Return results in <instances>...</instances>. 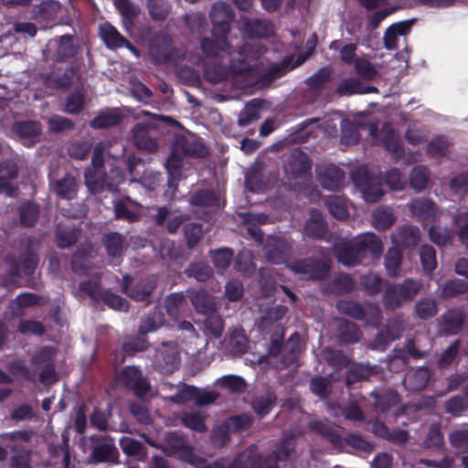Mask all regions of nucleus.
<instances>
[{
	"label": "nucleus",
	"mask_w": 468,
	"mask_h": 468,
	"mask_svg": "<svg viewBox=\"0 0 468 468\" xmlns=\"http://www.w3.org/2000/svg\"><path fill=\"white\" fill-rule=\"evenodd\" d=\"M382 252L381 239L374 233H365L355 241L336 249L335 258L339 263L352 267L361 264L368 254L379 258Z\"/></svg>",
	"instance_id": "nucleus-1"
},
{
	"label": "nucleus",
	"mask_w": 468,
	"mask_h": 468,
	"mask_svg": "<svg viewBox=\"0 0 468 468\" xmlns=\"http://www.w3.org/2000/svg\"><path fill=\"white\" fill-rule=\"evenodd\" d=\"M423 288L420 279L406 278L401 282H386L382 303L387 311L400 309L404 304L411 303Z\"/></svg>",
	"instance_id": "nucleus-2"
},
{
	"label": "nucleus",
	"mask_w": 468,
	"mask_h": 468,
	"mask_svg": "<svg viewBox=\"0 0 468 468\" xmlns=\"http://www.w3.org/2000/svg\"><path fill=\"white\" fill-rule=\"evenodd\" d=\"M78 290L80 292L89 296L93 302H102L113 310L121 312H127L129 310V302L110 290L102 289L99 277L80 282Z\"/></svg>",
	"instance_id": "nucleus-3"
},
{
	"label": "nucleus",
	"mask_w": 468,
	"mask_h": 468,
	"mask_svg": "<svg viewBox=\"0 0 468 468\" xmlns=\"http://www.w3.org/2000/svg\"><path fill=\"white\" fill-rule=\"evenodd\" d=\"M157 281L154 276L140 278L136 282L129 274H124L121 282V291L135 302L149 305L153 303V292L156 289Z\"/></svg>",
	"instance_id": "nucleus-4"
},
{
	"label": "nucleus",
	"mask_w": 468,
	"mask_h": 468,
	"mask_svg": "<svg viewBox=\"0 0 468 468\" xmlns=\"http://www.w3.org/2000/svg\"><path fill=\"white\" fill-rule=\"evenodd\" d=\"M287 267L295 274H300L308 281L324 280L331 269L330 263L320 258H304L287 263Z\"/></svg>",
	"instance_id": "nucleus-5"
},
{
	"label": "nucleus",
	"mask_w": 468,
	"mask_h": 468,
	"mask_svg": "<svg viewBox=\"0 0 468 468\" xmlns=\"http://www.w3.org/2000/svg\"><path fill=\"white\" fill-rule=\"evenodd\" d=\"M148 52L155 66L175 63L179 58V50L174 47L173 39L167 34L154 37L149 43Z\"/></svg>",
	"instance_id": "nucleus-6"
},
{
	"label": "nucleus",
	"mask_w": 468,
	"mask_h": 468,
	"mask_svg": "<svg viewBox=\"0 0 468 468\" xmlns=\"http://www.w3.org/2000/svg\"><path fill=\"white\" fill-rule=\"evenodd\" d=\"M353 180L360 187L366 202L376 203L384 196L380 180L371 176L367 168L359 167L354 172Z\"/></svg>",
	"instance_id": "nucleus-7"
},
{
	"label": "nucleus",
	"mask_w": 468,
	"mask_h": 468,
	"mask_svg": "<svg viewBox=\"0 0 468 468\" xmlns=\"http://www.w3.org/2000/svg\"><path fill=\"white\" fill-rule=\"evenodd\" d=\"M118 379L138 398L145 396L151 388L148 379L143 376L141 368L136 366L124 367L118 374Z\"/></svg>",
	"instance_id": "nucleus-8"
},
{
	"label": "nucleus",
	"mask_w": 468,
	"mask_h": 468,
	"mask_svg": "<svg viewBox=\"0 0 468 468\" xmlns=\"http://www.w3.org/2000/svg\"><path fill=\"white\" fill-rule=\"evenodd\" d=\"M161 451L168 456L188 459L193 455L194 448L180 431H174L165 434Z\"/></svg>",
	"instance_id": "nucleus-9"
},
{
	"label": "nucleus",
	"mask_w": 468,
	"mask_h": 468,
	"mask_svg": "<svg viewBox=\"0 0 468 468\" xmlns=\"http://www.w3.org/2000/svg\"><path fill=\"white\" fill-rule=\"evenodd\" d=\"M209 17L213 26L212 34L229 35L230 26L235 17L234 12L229 5L225 3L213 4Z\"/></svg>",
	"instance_id": "nucleus-10"
},
{
	"label": "nucleus",
	"mask_w": 468,
	"mask_h": 468,
	"mask_svg": "<svg viewBox=\"0 0 468 468\" xmlns=\"http://www.w3.org/2000/svg\"><path fill=\"white\" fill-rule=\"evenodd\" d=\"M291 244L282 238L271 237L263 247V254L268 261L274 264L288 263L292 255Z\"/></svg>",
	"instance_id": "nucleus-11"
},
{
	"label": "nucleus",
	"mask_w": 468,
	"mask_h": 468,
	"mask_svg": "<svg viewBox=\"0 0 468 468\" xmlns=\"http://www.w3.org/2000/svg\"><path fill=\"white\" fill-rule=\"evenodd\" d=\"M309 429L314 433L320 435L327 441L334 449H344V438L342 437V429L327 420H311L308 424Z\"/></svg>",
	"instance_id": "nucleus-12"
},
{
	"label": "nucleus",
	"mask_w": 468,
	"mask_h": 468,
	"mask_svg": "<svg viewBox=\"0 0 468 468\" xmlns=\"http://www.w3.org/2000/svg\"><path fill=\"white\" fill-rule=\"evenodd\" d=\"M77 72V67L70 64L63 71L57 69L47 72L42 76V79L45 85L48 88L67 90L73 85Z\"/></svg>",
	"instance_id": "nucleus-13"
},
{
	"label": "nucleus",
	"mask_w": 468,
	"mask_h": 468,
	"mask_svg": "<svg viewBox=\"0 0 468 468\" xmlns=\"http://www.w3.org/2000/svg\"><path fill=\"white\" fill-rule=\"evenodd\" d=\"M186 296L197 313L205 314L217 312L216 300L205 288L201 286L187 288Z\"/></svg>",
	"instance_id": "nucleus-14"
},
{
	"label": "nucleus",
	"mask_w": 468,
	"mask_h": 468,
	"mask_svg": "<svg viewBox=\"0 0 468 468\" xmlns=\"http://www.w3.org/2000/svg\"><path fill=\"white\" fill-rule=\"evenodd\" d=\"M174 152L179 153L183 157L204 158L209 151L199 138H187L179 136L173 143Z\"/></svg>",
	"instance_id": "nucleus-15"
},
{
	"label": "nucleus",
	"mask_w": 468,
	"mask_h": 468,
	"mask_svg": "<svg viewBox=\"0 0 468 468\" xmlns=\"http://www.w3.org/2000/svg\"><path fill=\"white\" fill-rule=\"evenodd\" d=\"M466 314L461 308L448 309L440 318V331L448 335H457L463 329Z\"/></svg>",
	"instance_id": "nucleus-16"
},
{
	"label": "nucleus",
	"mask_w": 468,
	"mask_h": 468,
	"mask_svg": "<svg viewBox=\"0 0 468 468\" xmlns=\"http://www.w3.org/2000/svg\"><path fill=\"white\" fill-rule=\"evenodd\" d=\"M391 239L393 244L399 249H412L420 241V231L416 226L405 224L397 228Z\"/></svg>",
	"instance_id": "nucleus-17"
},
{
	"label": "nucleus",
	"mask_w": 468,
	"mask_h": 468,
	"mask_svg": "<svg viewBox=\"0 0 468 468\" xmlns=\"http://www.w3.org/2000/svg\"><path fill=\"white\" fill-rule=\"evenodd\" d=\"M257 47L251 44H244L239 49V54L241 57L238 59H231L229 62V69L233 76L248 77L253 72L252 65L247 60V57L250 53L259 54Z\"/></svg>",
	"instance_id": "nucleus-18"
},
{
	"label": "nucleus",
	"mask_w": 468,
	"mask_h": 468,
	"mask_svg": "<svg viewBox=\"0 0 468 468\" xmlns=\"http://www.w3.org/2000/svg\"><path fill=\"white\" fill-rule=\"evenodd\" d=\"M56 42L57 50L53 55V59L56 62H66L77 56L79 45L76 43V37L73 35L60 36Z\"/></svg>",
	"instance_id": "nucleus-19"
},
{
	"label": "nucleus",
	"mask_w": 468,
	"mask_h": 468,
	"mask_svg": "<svg viewBox=\"0 0 468 468\" xmlns=\"http://www.w3.org/2000/svg\"><path fill=\"white\" fill-rule=\"evenodd\" d=\"M317 178L324 188L335 191L342 187L345 180V173L341 168L335 165H329L318 172Z\"/></svg>",
	"instance_id": "nucleus-20"
},
{
	"label": "nucleus",
	"mask_w": 468,
	"mask_h": 468,
	"mask_svg": "<svg viewBox=\"0 0 468 468\" xmlns=\"http://www.w3.org/2000/svg\"><path fill=\"white\" fill-rule=\"evenodd\" d=\"M287 166L289 173L298 177L311 170L312 163L307 154L300 149H295L288 157Z\"/></svg>",
	"instance_id": "nucleus-21"
},
{
	"label": "nucleus",
	"mask_w": 468,
	"mask_h": 468,
	"mask_svg": "<svg viewBox=\"0 0 468 468\" xmlns=\"http://www.w3.org/2000/svg\"><path fill=\"white\" fill-rule=\"evenodd\" d=\"M371 397L374 399V410L381 413L389 410L400 401L399 394L393 389L374 390Z\"/></svg>",
	"instance_id": "nucleus-22"
},
{
	"label": "nucleus",
	"mask_w": 468,
	"mask_h": 468,
	"mask_svg": "<svg viewBox=\"0 0 468 468\" xmlns=\"http://www.w3.org/2000/svg\"><path fill=\"white\" fill-rule=\"evenodd\" d=\"M212 38L203 37L200 41L201 50L207 58H217L229 48L228 36L220 34H212Z\"/></svg>",
	"instance_id": "nucleus-23"
},
{
	"label": "nucleus",
	"mask_w": 468,
	"mask_h": 468,
	"mask_svg": "<svg viewBox=\"0 0 468 468\" xmlns=\"http://www.w3.org/2000/svg\"><path fill=\"white\" fill-rule=\"evenodd\" d=\"M183 156L174 152L172 145L171 154L167 158L165 166L167 172V186L169 188L176 189L182 176Z\"/></svg>",
	"instance_id": "nucleus-24"
},
{
	"label": "nucleus",
	"mask_w": 468,
	"mask_h": 468,
	"mask_svg": "<svg viewBox=\"0 0 468 468\" xmlns=\"http://www.w3.org/2000/svg\"><path fill=\"white\" fill-rule=\"evenodd\" d=\"M412 214L423 223H430L436 218L437 206L428 198H416L410 204Z\"/></svg>",
	"instance_id": "nucleus-25"
},
{
	"label": "nucleus",
	"mask_w": 468,
	"mask_h": 468,
	"mask_svg": "<svg viewBox=\"0 0 468 468\" xmlns=\"http://www.w3.org/2000/svg\"><path fill=\"white\" fill-rule=\"evenodd\" d=\"M19 224L24 228L35 227L40 216V207L30 200L22 202L17 207Z\"/></svg>",
	"instance_id": "nucleus-26"
},
{
	"label": "nucleus",
	"mask_w": 468,
	"mask_h": 468,
	"mask_svg": "<svg viewBox=\"0 0 468 468\" xmlns=\"http://www.w3.org/2000/svg\"><path fill=\"white\" fill-rule=\"evenodd\" d=\"M303 230L310 239H324L328 233V225L320 213H312L303 225Z\"/></svg>",
	"instance_id": "nucleus-27"
},
{
	"label": "nucleus",
	"mask_w": 468,
	"mask_h": 468,
	"mask_svg": "<svg viewBox=\"0 0 468 468\" xmlns=\"http://www.w3.org/2000/svg\"><path fill=\"white\" fill-rule=\"evenodd\" d=\"M165 314L160 307H154L141 319L138 333L146 336L147 334L156 331L165 324Z\"/></svg>",
	"instance_id": "nucleus-28"
},
{
	"label": "nucleus",
	"mask_w": 468,
	"mask_h": 468,
	"mask_svg": "<svg viewBox=\"0 0 468 468\" xmlns=\"http://www.w3.org/2000/svg\"><path fill=\"white\" fill-rule=\"evenodd\" d=\"M117 457L118 450L112 441L96 444L89 456L90 462L92 463L114 462Z\"/></svg>",
	"instance_id": "nucleus-29"
},
{
	"label": "nucleus",
	"mask_w": 468,
	"mask_h": 468,
	"mask_svg": "<svg viewBox=\"0 0 468 468\" xmlns=\"http://www.w3.org/2000/svg\"><path fill=\"white\" fill-rule=\"evenodd\" d=\"M78 182L71 174H66L61 179L56 180L54 184V192L56 195L67 200H71L76 197L78 193Z\"/></svg>",
	"instance_id": "nucleus-30"
},
{
	"label": "nucleus",
	"mask_w": 468,
	"mask_h": 468,
	"mask_svg": "<svg viewBox=\"0 0 468 468\" xmlns=\"http://www.w3.org/2000/svg\"><path fill=\"white\" fill-rule=\"evenodd\" d=\"M99 36L109 49L122 48L124 37L110 22H104L99 26Z\"/></svg>",
	"instance_id": "nucleus-31"
},
{
	"label": "nucleus",
	"mask_w": 468,
	"mask_h": 468,
	"mask_svg": "<svg viewBox=\"0 0 468 468\" xmlns=\"http://www.w3.org/2000/svg\"><path fill=\"white\" fill-rule=\"evenodd\" d=\"M245 33L251 38H264L272 34L273 26L266 19H249L244 24Z\"/></svg>",
	"instance_id": "nucleus-32"
},
{
	"label": "nucleus",
	"mask_w": 468,
	"mask_h": 468,
	"mask_svg": "<svg viewBox=\"0 0 468 468\" xmlns=\"http://www.w3.org/2000/svg\"><path fill=\"white\" fill-rule=\"evenodd\" d=\"M381 143L384 148L391 154H403L404 149L400 138L395 130L387 123L381 128Z\"/></svg>",
	"instance_id": "nucleus-33"
},
{
	"label": "nucleus",
	"mask_w": 468,
	"mask_h": 468,
	"mask_svg": "<svg viewBox=\"0 0 468 468\" xmlns=\"http://www.w3.org/2000/svg\"><path fill=\"white\" fill-rule=\"evenodd\" d=\"M296 445V436L292 434L284 435L283 438L276 446V449L268 455V459H271V461L274 462L286 461L289 459L291 454L295 451Z\"/></svg>",
	"instance_id": "nucleus-34"
},
{
	"label": "nucleus",
	"mask_w": 468,
	"mask_h": 468,
	"mask_svg": "<svg viewBox=\"0 0 468 468\" xmlns=\"http://www.w3.org/2000/svg\"><path fill=\"white\" fill-rule=\"evenodd\" d=\"M12 131L22 139L34 140L41 134L42 127L37 121H18L13 123Z\"/></svg>",
	"instance_id": "nucleus-35"
},
{
	"label": "nucleus",
	"mask_w": 468,
	"mask_h": 468,
	"mask_svg": "<svg viewBox=\"0 0 468 468\" xmlns=\"http://www.w3.org/2000/svg\"><path fill=\"white\" fill-rule=\"evenodd\" d=\"M186 292H176L167 294L164 301V306L166 314L172 319H177L181 311L186 304Z\"/></svg>",
	"instance_id": "nucleus-36"
},
{
	"label": "nucleus",
	"mask_w": 468,
	"mask_h": 468,
	"mask_svg": "<svg viewBox=\"0 0 468 468\" xmlns=\"http://www.w3.org/2000/svg\"><path fill=\"white\" fill-rule=\"evenodd\" d=\"M337 331L338 339L344 344L357 343L362 336V332L359 326L354 322L348 320H341L338 324Z\"/></svg>",
	"instance_id": "nucleus-37"
},
{
	"label": "nucleus",
	"mask_w": 468,
	"mask_h": 468,
	"mask_svg": "<svg viewBox=\"0 0 468 468\" xmlns=\"http://www.w3.org/2000/svg\"><path fill=\"white\" fill-rule=\"evenodd\" d=\"M396 222V217L391 207H383L375 209L372 213V224L379 231L390 229Z\"/></svg>",
	"instance_id": "nucleus-38"
},
{
	"label": "nucleus",
	"mask_w": 468,
	"mask_h": 468,
	"mask_svg": "<svg viewBox=\"0 0 468 468\" xmlns=\"http://www.w3.org/2000/svg\"><path fill=\"white\" fill-rule=\"evenodd\" d=\"M122 121V116L113 111H101L90 122V126L93 129H106L119 125Z\"/></svg>",
	"instance_id": "nucleus-39"
},
{
	"label": "nucleus",
	"mask_w": 468,
	"mask_h": 468,
	"mask_svg": "<svg viewBox=\"0 0 468 468\" xmlns=\"http://www.w3.org/2000/svg\"><path fill=\"white\" fill-rule=\"evenodd\" d=\"M355 285L356 282L349 274L340 273L327 284V290L332 294L340 296L351 292Z\"/></svg>",
	"instance_id": "nucleus-40"
},
{
	"label": "nucleus",
	"mask_w": 468,
	"mask_h": 468,
	"mask_svg": "<svg viewBox=\"0 0 468 468\" xmlns=\"http://www.w3.org/2000/svg\"><path fill=\"white\" fill-rule=\"evenodd\" d=\"M377 373L375 367L364 364H354L346 372V383L352 386L357 382L367 380Z\"/></svg>",
	"instance_id": "nucleus-41"
},
{
	"label": "nucleus",
	"mask_w": 468,
	"mask_h": 468,
	"mask_svg": "<svg viewBox=\"0 0 468 468\" xmlns=\"http://www.w3.org/2000/svg\"><path fill=\"white\" fill-rule=\"evenodd\" d=\"M284 63H272L270 67L263 71L259 79L258 82L263 87H269L277 79L284 76L292 68H289V61L283 60Z\"/></svg>",
	"instance_id": "nucleus-42"
},
{
	"label": "nucleus",
	"mask_w": 468,
	"mask_h": 468,
	"mask_svg": "<svg viewBox=\"0 0 468 468\" xmlns=\"http://www.w3.org/2000/svg\"><path fill=\"white\" fill-rule=\"evenodd\" d=\"M150 18L154 22H164L171 13L172 6L167 0H146Z\"/></svg>",
	"instance_id": "nucleus-43"
},
{
	"label": "nucleus",
	"mask_w": 468,
	"mask_h": 468,
	"mask_svg": "<svg viewBox=\"0 0 468 468\" xmlns=\"http://www.w3.org/2000/svg\"><path fill=\"white\" fill-rule=\"evenodd\" d=\"M124 238L118 232H109L102 238V244L109 257L120 258L122 254Z\"/></svg>",
	"instance_id": "nucleus-44"
},
{
	"label": "nucleus",
	"mask_w": 468,
	"mask_h": 468,
	"mask_svg": "<svg viewBox=\"0 0 468 468\" xmlns=\"http://www.w3.org/2000/svg\"><path fill=\"white\" fill-rule=\"evenodd\" d=\"M149 347L147 337L140 335L125 336L122 342V350L127 356H134L138 352H144Z\"/></svg>",
	"instance_id": "nucleus-45"
},
{
	"label": "nucleus",
	"mask_w": 468,
	"mask_h": 468,
	"mask_svg": "<svg viewBox=\"0 0 468 468\" xmlns=\"http://www.w3.org/2000/svg\"><path fill=\"white\" fill-rule=\"evenodd\" d=\"M339 313L348 315L356 320H365L367 318V310L361 303L352 300H340L336 303Z\"/></svg>",
	"instance_id": "nucleus-46"
},
{
	"label": "nucleus",
	"mask_w": 468,
	"mask_h": 468,
	"mask_svg": "<svg viewBox=\"0 0 468 468\" xmlns=\"http://www.w3.org/2000/svg\"><path fill=\"white\" fill-rule=\"evenodd\" d=\"M415 314L421 320H429L438 313V305L435 299L431 297H422L415 303Z\"/></svg>",
	"instance_id": "nucleus-47"
},
{
	"label": "nucleus",
	"mask_w": 468,
	"mask_h": 468,
	"mask_svg": "<svg viewBox=\"0 0 468 468\" xmlns=\"http://www.w3.org/2000/svg\"><path fill=\"white\" fill-rule=\"evenodd\" d=\"M190 203L195 207H212L218 205V197L212 189H199L192 194Z\"/></svg>",
	"instance_id": "nucleus-48"
},
{
	"label": "nucleus",
	"mask_w": 468,
	"mask_h": 468,
	"mask_svg": "<svg viewBox=\"0 0 468 468\" xmlns=\"http://www.w3.org/2000/svg\"><path fill=\"white\" fill-rule=\"evenodd\" d=\"M56 349L51 346L41 347L31 358V365L40 369L54 365Z\"/></svg>",
	"instance_id": "nucleus-49"
},
{
	"label": "nucleus",
	"mask_w": 468,
	"mask_h": 468,
	"mask_svg": "<svg viewBox=\"0 0 468 468\" xmlns=\"http://www.w3.org/2000/svg\"><path fill=\"white\" fill-rule=\"evenodd\" d=\"M184 273L188 278H194L197 282H205L212 277L213 271L207 263L200 261L190 263Z\"/></svg>",
	"instance_id": "nucleus-50"
},
{
	"label": "nucleus",
	"mask_w": 468,
	"mask_h": 468,
	"mask_svg": "<svg viewBox=\"0 0 468 468\" xmlns=\"http://www.w3.org/2000/svg\"><path fill=\"white\" fill-rule=\"evenodd\" d=\"M444 443L443 435L441 431L440 425L432 423L430 428L425 440L422 442V447L429 451H440Z\"/></svg>",
	"instance_id": "nucleus-51"
},
{
	"label": "nucleus",
	"mask_w": 468,
	"mask_h": 468,
	"mask_svg": "<svg viewBox=\"0 0 468 468\" xmlns=\"http://www.w3.org/2000/svg\"><path fill=\"white\" fill-rule=\"evenodd\" d=\"M300 339L297 333H293L285 344L286 353L282 356V364L287 367L292 365L300 353Z\"/></svg>",
	"instance_id": "nucleus-52"
},
{
	"label": "nucleus",
	"mask_w": 468,
	"mask_h": 468,
	"mask_svg": "<svg viewBox=\"0 0 468 468\" xmlns=\"http://www.w3.org/2000/svg\"><path fill=\"white\" fill-rule=\"evenodd\" d=\"M85 107V98L81 91L69 93L61 108L62 112L68 114H79Z\"/></svg>",
	"instance_id": "nucleus-53"
},
{
	"label": "nucleus",
	"mask_w": 468,
	"mask_h": 468,
	"mask_svg": "<svg viewBox=\"0 0 468 468\" xmlns=\"http://www.w3.org/2000/svg\"><path fill=\"white\" fill-rule=\"evenodd\" d=\"M445 411L452 416H460L463 412L468 410V392L455 395L445 402Z\"/></svg>",
	"instance_id": "nucleus-54"
},
{
	"label": "nucleus",
	"mask_w": 468,
	"mask_h": 468,
	"mask_svg": "<svg viewBox=\"0 0 468 468\" xmlns=\"http://www.w3.org/2000/svg\"><path fill=\"white\" fill-rule=\"evenodd\" d=\"M276 399L277 398L274 393L267 392L264 395L255 398L252 401V408L254 411L262 418L271 412Z\"/></svg>",
	"instance_id": "nucleus-55"
},
{
	"label": "nucleus",
	"mask_w": 468,
	"mask_h": 468,
	"mask_svg": "<svg viewBox=\"0 0 468 468\" xmlns=\"http://www.w3.org/2000/svg\"><path fill=\"white\" fill-rule=\"evenodd\" d=\"M402 253L400 252L399 248H390L386 255H385V268L387 273L390 277H395L398 275L401 262H402Z\"/></svg>",
	"instance_id": "nucleus-56"
},
{
	"label": "nucleus",
	"mask_w": 468,
	"mask_h": 468,
	"mask_svg": "<svg viewBox=\"0 0 468 468\" xmlns=\"http://www.w3.org/2000/svg\"><path fill=\"white\" fill-rule=\"evenodd\" d=\"M452 227L461 244L468 247V211L457 213L452 218Z\"/></svg>",
	"instance_id": "nucleus-57"
},
{
	"label": "nucleus",
	"mask_w": 468,
	"mask_h": 468,
	"mask_svg": "<svg viewBox=\"0 0 468 468\" xmlns=\"http://www.w3.org/2000/svg\"><path fill=\"white\" fill-rule=\"evenodd\" d=\"M181 422L185 427L197 432H205L207 430L205 417L198 411L184 413Z\"/></svg>",
	"instance_id": "nucleus-58"
},
{
	"label": "nucleus",
	"mask_w": 468,
	"mask_h": 468,
	"mask_svg": "<svg viewBox=\"0 0 468 468\" xmlns=\"http://www.w3.org/2000/svg\"><path fill=\"white\" fill-rule=\"evenodd\" d=\"M420 260L426 273H431L437 268L436 251L431 245L424 244L420 248Z\"/></svg>",
	"instance_id": "nucleus-59"
},
{
	"label": "nucleus",
	"mask_w": 468,
	"mask_h": 468,
	"mask_svg": "<svg viewBox=\"0 0 468 468\" xmlns=\"http://www.w3.org/2000/svg\"><path fill=\"white\" fill-rule=\"evenodd\" d=\"M468 292V282L461 279H453L445 282L441 288V296L443 299L455 297Z\"/></svg>",
	"instance_id": "nucleus-60"
},
{
	"label": "nucleus",
	"mask_w": 468,
	"mask_h": 468,
	"mask_svg": "<svg viewBox=\"0 0 468 468\" xmlns=\"http://www.w3.org/2000/svg\"><path fill=\"white\" fill-rule=\"evenodd\" d=\"M204 77L208 82L218 84L228 79V69L218 63L206 64Z\"/></svg>",
	"instance_id": "nucleus-61"
},
{
	"label": "nucleus",
	"mask_w": 468,
	"mask_h": 468,
	"mask_svg": "<svg viewBox=\"0 0 468 468\" xmlns=\"http://www.w3.org/2000/svg\"><path fill=\"white\" fill-rule=\"evenodd\" d=\"M326 207L330 214L339 220H345L348 218V211L346 200L338 196H331L326 200Z\"/></svg>",
	"instance_id": "nucleus-62"
},
{
	"label": "nucleus",
	"mask_w": 468,
	"mask_h": 468,
	"mask_svg": "<svg viewBox=\"0 0 468 468\" xmlns=\"http://www.w3.org/2000/svg\"><path fill=\"white\" fill-rule=\"evenodd\" d=\"M387 282L380 275L372 272L362 278V285L366 292L370 296L377 295L384 287L386 288Z\"/></svg>",
	"instance_id": "nucleus-63"
},
{
	"label": "nucleus",
	"mask_w": 468,
	"mask_h": 468,
	"mask_svg": "<svg viewBox=\"0 0 468 468\" xmlns=\"http://www.w3.org/2000/svg\"><path fill=\"white\" fill-rule=\"evenodd\" d=\"M260 103L256 101V100H252L248 102L239 114V125L241 127H246L250 123L256 122L260 118L259 113Z\"/></svg>",
	"instance_id": "nucleus-64"
}]
</instances>
